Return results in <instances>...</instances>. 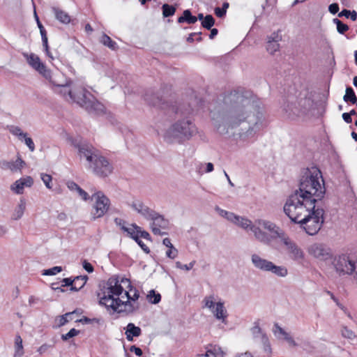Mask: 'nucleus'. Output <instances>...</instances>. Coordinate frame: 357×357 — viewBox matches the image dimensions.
I'll return each mask as SVG.
<instances>
[{
  "label": "nucleus",
  "instance_id": "obj_1",
  "mask_svg": "<svg viewBox=\"0 0 357 357\" xmlns=\"http://www.w3.org/2000/svg\"><path fill=\"white\" fill-rule=\"evenodd\" d=\"M211 119L221 135L241 126L233 135L243 142L254 137L268 125L262 103L248 92L234 91L225 95L222 102L211 111Z\"/></svg>",
  "mask_w": 357,
  "mask_h": 357
},
{
  "label": "nucleus",
  "instance_id": "obj_2",
  "mask_svg": "<svg viewBox=\"0 0 357 357\" xmlns=\"http://www.w3.org/2000/svg\"><path fill=\"white\" fill-rule=\"evenodd\" d=\"M98 297L100 304L113 312L130 314L139 309L136 303L139 297V291L132 286L129 279L123 277H111Z\"/></svg>",
  "mask_w": 357,
  "mask_h": 357
},
{
  "label": "nucleus",
  "instance_id": "obj_3",
  "mask_svg": "<svg viewBox=\"0 0 357 357\" xmlns=\"http://www.w3.org/2000/svg\"><path fill=\"white\" fill-rule=\"evenodd\" d=\"M44 77L52 84L54 91L66 100L77 103L90 113L103 112L104 106L89 91L77 83L68 80L62 73H52L49 70V77Z\"/></svg>",
  "mask_w": 357,
  "mask_h": 357
},
{
  "label": "nucleus",
  "instance_id": "obj_4",
  "mask_svg": "<svg viewBox=\"0 0 357 357\" xmlns=\"http://www.w3.org/2000/svg\"><path fill=\"white\" fill-rule=\"evenodd\" d=\"M284 212L310 236L317 234L324 222L323 208L312 202L301 204L296 195H289L284 206Z\"/></svg>",
  "mask_w": 357,
  "mask_h": 357
},
{
  "label": "nucleus",
  "instance_id": "obj_5",
  "mask_svg": "<svg viewBox=\"0 0 357 357\" xmlns=\"http://www.w3.org/2000/svg\"><path fill=\"white\" fill-rule=\"evenodd\" d=\"M326 190L322 174L317 167L307 169L301 178L298 190H296L291 195H297L301 204L312 202L315 204L321 200L325 194Z\"/></svg>",
  "mask_w": 357,
  "mask_h": 357
},
{
  "label": "nucleus",
  "instance_id": "obj_6",
  "mask_svg": "<svg viewBox=\"0 0 357 357\" xmlns=\"http://www.w3.org/2000/svg\"><path fill=\"white\" fill-rule=\"evenodd\" d=\"M192 112V109L189 107H179L176 110V114L181 117L162 134L163 139L168 144H183L189 140L194 135L197 133V128L193 123L189 115Z\"/></svg>",
  "mask_w": 357,
  "mask_h": 357
},
{
  "label": "nucleus",
  "instance_id": "obj_7",
  "mask_svg": "<svg viewBox=\"0 0 357 357\" xmlns=\"http://www.w3.org/2000/svg\"><path fill=\"white\" fill-rule=\"evenodd\" d=\"M80 158L87 162V168L99 177H107L113 172V165L100 152L92 145L74 142Z\"/></svg>",
  "mask_w": 357,
  "mask_h": 357
},
{
  "label": "nucleus",
  "instance_id": "obj_8",
  "mask_svg": "<svg viewBox=\"0 0 357 357\" xmlns=\"http://www.w3.org/2000/svg\"><path fill=\"white\" fill-rule=\"evenodd\" d=\"M257 226L252 227L254 236L259 242L269 245L275 240L279 239L280 242L287 234L274 222L264 220L257 219Z\"/></svg>",
  "mask_w": 357,
  "mask_h": 357
},
{
  "label": "nucleus",
  "instance_id": "obj_9",
  "mask_svg": "<svg viewBox=\"0 0 357 357\" xmlns=\"http://www.w3.org/2000/svg\"><path fill=\"white\" fill-rule=\"evenodd\" d=\"M93 202L91 213L93 220L102 218L109 210L110 206L109 199L100 190H94L91 196Z\"/></svg>",
  "mask_w": 357,
  "mask_h": 357
},
{
  "label": "nucleus",
  "instance_id": "obj_10",
  "mask_svg": "<svg viewBox=\"0 0 357 357\" xmlns=\"http://www.w3.org/2000/svg\"><path fill=\"white\" fill-rule=\"evenodd\" d=\"M280 243L284 246V251L291 260L297 263L304 260V251L288 234L282 238Z\"/></svg>",
  "mask_w": 357,
  "mask_h": 357
},
{
  "label": "nucleus",
  "instance_id": "obj_11",
  "mask_svg": "<svg viewBox=\"0 0 357 357\" xmlns=\"http://www.w3.org/2000/svg\"><path fill=\"white\" fill-rule=\"evenodd\" d=\"M333 266L339 275L353 274L355 269V261L350 259V258L345 255H342L335 257L333 260Z\"/></svg>",
  "mask_w": 357,
  "mask_h": 357
},
{
  "label": "nucleus",
  "instance_id": "obj_12",
  "mask_svg": "<svg viewBox=\"0 0 357 357\" xmlns=\"http://www.w3.org/2000/svg\"><path fill=\"white\" fill-rule=\"evenodd\" d=\"M310 255L319 261H327L331 259L333 252L331 249L326 244L321 243H314L310 245L307 248Z\"/></svg>",
  "mask_w": 357,
  "mask_h": 357
},
{
  "label": "nucleus",
  "instance_id": "obj_13",
  "mask_svg": "<svg viewBox=\"0 0 357 357\" xmlns=\"http://www.w3.org/2000/svg\"><path fill=\"white\" fill-rule=\"evenodd\" d=\"M148 220L151 221L150 227L153 234L163 236L166 234L165 232H162L161 229H167L168 228L169 220L165 218L162 215L153 211L148 218Z\"/></svg>",
  "mask_w": 357,
  "mask_h": 357
},
{
  "label": "nucleus",
  "instance_id": "obj_14",
  "mask_svg": "<svg viewBox=\"0 0 357 357\" xmlns=\"http://www.w3.org/2000/svg\"><path fill=\"white\" fill-rule=\"evenodd\" d=\"M313 100L309 97L301 98L297 102L298 108L288 109L285 108V114L289 118H294L306 114L313 106Z\"/></svg>",
  "mask_w": 357,
  "mask_h": 357
},
{
  "label": "nucleus",
  "instance_id": "obj_15",
  "mask_svg": "<svg viewBox=\"0 0 357 357\" xmlns=\"http://www.w3.org/2000/svg\"><path fill=\"white\" fill-rule=\"evenodd\" d=\"M28 64L43 77H49V69L45 64L41 61L40 57L34 53H24Z\"/></svg>",
  "mask_w": 357,
  "mask_h": 357
},
{
  "label": "nucleus",
  "instance_id": "obj_16",
  "mask_svg": "<svg viewBox=\"0 0 357 357\" xmlns=\"http://www.w3.org/2000/svg\"><path fill=\"white\" fill-rule=\"evenodd\" d=\"M88 280L87 275H79L77 276L74 278V280H71V278H64L63 279L62 282L64 284L61 285V287H67L70 286V289L72 291H77L80 290L86 284Z\"/></svg>",
  "mask_w": 357,
  "mask_h": 357
},
{
  "label": "nucleus",
  "instance_id": "obj_17",
  "mask_svg": "<svg viewBox=\"0 0 357 357\" xmlns=\"http://www.w3.org/2000/svg\"><path fill=\"white\" fill-rule=\"evenodd\" d=\"M128 205L135 211L143 216L146 220H148L152 212L154 211L145 205L142 201L139 199L133 200L131 203L128 204Z\"/></svg>",
  "mask_w": 357,
  "mask_h": 357
},
{
  "label": "nucleus",
  "instance_id": "obj_18",
  "mask_svg": "<svg viewBox=\"0 0 357 357\" xmlns=\"http://www.w3.org/2000/svg\"><path fill=\"white\" fill-rule=\"evenodd\" d=\"M231 222L246 230L247 231H252L253 234L254 230L252 229V227L257 226L256 220H255L254 223H252V221L248 219L247 218L236 215L235 213L234 217H233Z\"/></svg>",
  "mask_w": 357,
  "mask_h": 357
},
{
  "label": "nucleus",
  "instance_id": "obj_19",
  "mask_svg": "<svg viewBox=\"0 0 357 357\" xmlns=\"http://www.w3.org/2000/svg\"><path fill=\"white\" fill-rule=\"evenodd\" d=\"M33 183V180L31 176L20 178L17 180L12 185L11 190L16 194L23 193L24 187H31Z\"/></svg>",
  "mask_w": 357,
  "mask_h": 357
},
{
  "label": "nucleus",
  "instance_id": "obj_20",
  "mask_svg": "<svg viewBox=\"0 0 357 357\" xmlns=\"http://www.w3.org/2000/svg\"><path fill=\"white\" fill-rule=\"evenodd\" d=\"M251 261L255 268L265 272L268 271L269 267L272 262L261 257L257 254H252L251 255Z\"/></svg>",
  "mask_w": 357,
  "mask_h": 357
},
{
  "label": "nucleus",
  "instance_id": "obj_21",
  "mask_svg": "<svg viewBox=\"0 0 357 357\" xmlns=\"http://www.w3.org/2000/svg\"><path fill=\"white\" fill-rule=\"evenodd\" d=\"M211 312L217 319L222 320L223 323L226 322L227 313L222 302H217L215 303V306L211 310Z\"/></svg>",
  "mask_w": 357,
  "mask_h": 357
},
{
  "label": "nucleus",
  "instance_id": "obj_22",
  "mask_svg": "<svg viewBox=\"0 0 357 357\" xmlns=\"http://www.w3.org/2000/svg\"><path fill=\"white\" fill-rule=\"evenodd\" d=\"M35 16H36V18L38 26V28L40 29V33L41 38H42L43 46V47L45 49V51L47 55L49 57L52 59L53 56H52V54H50V52L49 51V46H48V40H47V32H46L44 26L41 24V22L39 21V19H38V16H37L36 13H35Z\"/></svg>",
  "mask_w": 357,
  "mask_h": 357
},
{
  "label": "nucleus",
  "instance_id": "obj_23",
  "mask_svg": "<svg viewBox=\"0 0 357 357\" xmlns=\"http://www.w3.org/2000/svg\"><path fill=\"white\" fill-rule=\"evenodd\" d=\"M142 330L139 327L136 326L132 323H129L126 326V338L128 341H132L134 337H139L141 335Z\"/></svg>",
  "mask_w": 357,
  "mask_h": 357
},
{
  "label": "nucleus",
  "instance_id": "obj_24",
  "mask_svg": "<svg viewBox=\"0 0 357 357\" xmlns=\"http://www.w3.org/2000/svg\"><path fill=\"white\" fill-rule=\"evenodd\" d=\"M24 165V161L20 157H18L15 161L6 162L3 163L5 167L13 172L21 170Z\"/></svg>",
  "mask_w": 357,
  "mask_h": 357
},
{
  "label": "nucleus",
  "instance_id": "obj_25",
  "mask_svg": "<svg viewBox=\"0 0 357 357\" xmlns=\"http://www.w3.org/2000/svg\"><path fill=\"white\" fill-rule=\"evenodd\" d=\"M268 272H271L274 275L281 278H284L288 274V270L285 266H277L273 262H271Z\"/></svg>",
  "mask_w": 357,
  "mask_h": 357
},
{
  "label": "nucleus",
  "instance_id": "obj_26",
  "mask_svg": "<svg viewBox=\"0 0 357 357\" xmlns=\"http://www.w3.org/2000/svg\"><path fill=\"white\" fill-rule=\"evenodd\" d=\"M197 21V17L192 15L190 10H185L183 13V15L178 18V23L187 22L188 24H192Z\"/></svg>",
  "mask_w": 357,
  "mask_h": 357
},
{
  "label": "nucleus",
  "instance_id": "obj_27",
  "mask_svg": "<svg viewBox=\"0 0 357 357\" xmlns=\"http://www.w3.org/2000/svg\"><path fill=\"white\" fill-rule=\"evenodd\" d=\"M79 314L77 310H75L71 312L66 313L65 314L59 317V326H64L66 324L74 319V315Z\"/></svg>",
  "mask_w": 357,
  "mask_h": 357
},
{
  "label": "nucleus",
  "instance_id": "obj_28",
  "mask_svg": "<svg viewBox=\"0 0 357 357\" xmlns=\"http://www.w3.org/2000/svg\"><path fill=\"white\" fill-rule=\"evenodd\" d=\"M26 208V203L24 199H20V203L18 204L17 206L15 209V211L13 214V220H19L21 218L24 214V212L25 211Z\"/></svg>",
  "mask_w": 357,
  "mask_h": 357
},
{
  "label": "nucleus",
  "instance_id": "obj_29",
  "mask_svg": "<svg viewBox=\"0 0 357 357\" xmlns=\"http://www.w3.org/2000/svg\"><path fill=\"white\" fill-rule=\"evenodd\" d=\"M24 355V349L22 345V339L20 335H17L15 340V354L14 357H22Z\"/></svg>",
  "mask_w": 357,
  "mask_h": 357
},
{
  "label": "nucleus",
  "instance_id": "obj_30",
  "mask_svg": "<svg viewBox=\"0 0 357 357\" xmlns=\"http://www.w3.org/2000/svg\"><path fill=\"white\" fill-rule=\"evenodd\" d=\"M54 12L56 18L61 22L63 24H68L70 22V17L69 15L58 8H54Z\"/></svg>",
  "mask_w": 357,
  "mask_h": 357
},
{
  "label": "nucleus",
  "instance_id": "obj_31",
  "mask_svg": "<svg viewBox=\"0 0 357 357\" xmlns=\"http://www.w3.org/2000/svg\"><path fill=\"white\" fill-rule=\"evenodd\" d=\"M100 43L105 46H107L112 50H116L118 48L116 43L112 40V38L106 34H102L100 40Z\"/></svg>",
  "mask_w": 357,
  "mask_h": 357
},
{
  "label": "nucleus",
  "instance_id": "obj_32",
  "mask_svg": "<svg viewBox=\"0 0 357 357\" xmlns=\"http://www.w3.org/2000/svg\"><path fill=\"white\" fill-rule=\"evenodd\" d=\"M273 332L275 336L279 337V335H282L287 341H292V338L290 335L283 328H282L278 324H274Z\"/></svg>",
  "mask_w": 357,
  "mask_h": 357
},
{
  "label": "nucleus",
  "instance_id": "obj_33",
  "mask_svg": "<svg viewBox=\"0 0 357 357\" xmlns=\"http://www.w3.org/2000/svg\"><path fill=\"white\" fill-rule=\"evenodd\" d=\"M343 100L345 102L349 101L352 104H355L356 102V96L354 89L351 87H350V86L347 87L346 93L343 97Z\"/></svg>",
  "mask_w": 357,
  "mask_h": 357
},
{
  "label": "nucleus",
  "instance_id": "obj_34",
  "mask_svg": "<svg viewBox=\"0 0 357 357\" xmlns=\"http://www.w3.org/2000/svg\"><path fill=\"white\" fill-rule=\"evenodd\" d=\"M341 335L343 337L347 338L349 340H354L357 338L355 333L347 326H342L340 330Z\"/></svg>",
  "mask_w": 357,
  "mask_h": 357
},
{
  "label": "nucleus",
  "instance_id": "obj_35",
  "mask_svg": "<svg viewBox=\"0 0 357 357\" xmlns=\"http://www.w3.org/2000/svg\"><path fill=\"white\" fill-rule=\"evenodd\" d=\"M162 15L165 17H171L174 15L176 12V7L167 3H165L162 6Z\"/></svg>",
  "mask_w": 357,
  "mask_h": 357
},
{
  "label": "nucleus",
  "instance_id": "obj_36",
  "mask_svg": "<svg viewBox=\"0 0 357 357\" xmlns=\"http://www.w3.org/2000/svg\"><path fill=\"white\" fill-rule=\"evenodd\" d=\"M333 23L337 26V31L340 34H344L347 31L349 30V26L347 24H344L341 20L337 18H335L333 20Z\"/></svg>",
  "mask_w": 357,
  "mask_h": 357
},
{
  "label": "nucleus",
  "instance_id": "obj_37",
  "mask_svg": "<svg viewBox=\"0 0 357 357\" xmlns=\"http://www.w3.org/2000/svg\"><path fill=\"white\" fill-rule=\"evenodd\" d=\"M147 298L151 303L157 304L161 300V296L159 293H155V291L152 289L147 294Z\"/></svg>",
  "mask_w": 357,
  "mask_h": 357
},
{
  "label": "nucleus",
  "instance_id": "obj_38",
  "mask_svg": "<svg viewBox=\"0 0 357 357\" xmlns=\"http://www.w3.org/2000/svg\"><path fill=\"white\" fill-rule=\"evenodd\" d=\"M215 24V20L211 15H207L205 16L204 20L202 22V26L206 29H211Z\"/></svg>",
  "mask_w": 357,
  "mask_h": 357
},
{
  "label": "nucleus",
  "instance_id": "obj_39",
  "mask_svg": "<svg viewBox=\"0 0 357 357\" xmlns=\"http://www.w3.org/2000/svg\"><path fill=\"white\" fill-rule=\"evenodd\" d=\"M251 332L253 336V338L255 340H259L260 342L262 340L263 335H266L264 333L259 326H255L252 328Z\"/></svg>",
  "mask_w": 357,
  "mask_h": 357
},
{
  "label": "nucleus",
  "instance_id": "obj_40",
  "mask_svg": "<svg viewBox=\"0 0 357 357\" xmlns=\"http://www.w3.org/2000/svg\"><path fill=\"white\" fill-rule=\"evenodd\" d=\"M215 210L218 213V214L220 216L226 218L229 222H231L232 220L233 217H234V213L222 209L219 206H215Z\"/></svg>",
  "mask_w": 357,
  "mask_h": 357
},
{
  "label": "nucleus",
  "instance_id": "obj_41",
  "mask_svg": "<svg viewBox=\"0 0 357 357\" xmlns=\"http://www.w3.org/2000/svg\"><path fill=\"white\" fill-rule=\"evenodd\" d=\"M144 100L149 104L152 105L153 106H157L159 105L160 102V99L158 96L157 95H149L146 93L144 96Z\"/></svg>",
  "mask_w": 357,
  "mask_h": 357
},
{
  "label": "nucleus",
  "instance_id": "obj_42",
  "mask_svg": "<svg viewBox=\"0 0 357 357\" xmlns=\"http://www.w3.org/2000/svg\"><path fill=\"white\" fill-rule=\"evenodd\" d=\"M8 130L11 134L17 136L20 139L27 135L26 133L24 132L18 126H11L9 127Z\"/></svg>",
  "mask_w": 357,
  "mask_h": 357
},
{
  "label": "nucleus",
  "instance_id": "obj_43",
  "mask_svg": "<svg viewBox=\"0 0 357 357\" xmlns=\"http://www.w3.org/2000/svg\"><path fill=\"white\" fill-rule=\"evenodd\" d=\"M76 322H80L83 324H100L102 323V320L98 318H93V319H89L86 317H84L82 319H76Z\"/></svg>",
  "mask_w": 357,
  "mask_h": 357
},
{
  "label": "nucleus",
  "instance_id": "obj_44",
  "mask_svg": "<svg viewBox=\"0 0 357 357\" xmlns=\"http://www.w3.org/2000/svg\"><path fill=\"white\" fill-rule=\"evenodd\" d=\"M203 303H204V307L208 308L210 310L214 308L216 303H215L213 295L206 296L203 300Z\"/></svg>",
  "mask_w": 357,
  "mask_h": 357
},
{
  "label": "nucleus",
  "instance_id": "obj_45",
  "mask_svg": "<svg viewBox=\"0 0 357 357\" xmlns=\"http://www.w3.org/2000/svg\"><path fill=\"white\" fill-rule=\"evenodd\" d=\"M280 48L279 42L267 41L266 50L271 54H273Z\"/></svg>",
  "mask_w": 357,
  "mask_h": 357
},
{
  "label": "nucleus",
  "instance_id": "obj_46",
  "mask_svg": "<svg viewBox=\"0 0 357 357\" xmlns=\"http://www.w3.org/2000/svg\"><path fill=\"white\" fill-rule=\"evenodd\" d=\"M62 271L61 266H54L51 268L44 270L43 275H54Z\"/></svg>",
  "mask_w": 357,
  "mask_h": 357
},
{
  "label": "nucleus",
  "instance_id": "obj_47",
  "mask_svg": "<svg viewBox=\"0 0 357 357\" xmlns=\"http://www.w3.org/2000/svg\"><path fill=\"white\" fill-rule=\"evenodd\" d=\"M79 333V331L76 330L75 328H72L66 334H63L61 335V339L63 341H67L70 338H72V337L77 335Z\"/></svg>",
  "mask_w": 357,
  "mask_h": 357
},
{
  "label": "nucleus",
  "instance_id": "obj_48",
  "mask_svg": "<svg viewBox=\"0 0 357 357\" xmlns=\"http://www.w3.org/2000/svg\"><path fill=\"white\" fill-rule=\"evenodd\" d=\"M197 357H217V349L215 348L207 349L205 353L198 354Z\"/></svg>",
  "mask_w": 357,
  "mask_h": 357
},
{
  "label": "nucleus",
  "instance_id": "obj_49",
  "mask_svg": "<svg viewBox=\"0 0 357 357\" xmlns=\"http://www.w3.org/2000/svg\"><path fill=\"white\" fill-rule=\"evenodd\" d=\"M281 40H282V35L280 34V31L273 32L270 36H268L267 37V41L279 42Z\"/></svg>",
  "mask_w": 357,
  "mask_h": 357
},
{
  "label": "nucleus",
  "instance_id": "obj_50",
  "mask_svg": "<svg viewBox=\"0 0 357 357\" xmlns=\"http://www.w3.org/2000/svg\"><path fill=\"white\" fill-rule=\"evenodd\" d=\"M121 229L124 231L127 232L128 234L133 239V237L137 236L138 233H137L136 229L133 227V225H132L131 227H127L126 226H122Z\"/></svg>",
  "mask_w": 357,
  "mask_h": 357
},
{
  "label": "nucleus",
  "instance_id": "obj_51",
  "mask_svg": "<svg viewBox=\"0 0 357 357\" xmlns=\"http://www.w3.org/2000/svg\"><path fill=\"white\" fill-rule=\"evenodd\" d=\"M40 178H41L42 181H43L44 184L45 185V186L47 188L51 189L52 186L50 185V183L52 179V176L49 174L42 173V174H40Z\"/></svg>",
  "mask_w": 357,
  "mask_h": 357
},
{
  "label": "nucleus",
  "instance_id": "obj_52",
  "mask_svg": "<svg viewBox=\"0 0 357 357\" xmlns=\"http://www.w3.org/2000/svg\"><path fill=\"white\" fill-rule=\"evenodd\" d=\"M133 227L136 229L137 233L140 234V237L146 239L151 240V236L146 231H142L141 227L137 226L136 224H133Z\"/></svg>",
  "mask_w": 357,
  "mask_h": 357
},
{
  "label": "nucleus",
  "instance_id": "obj_53",
  "mask_svg": "<svg viewBox=\"0 0 357 357\" xmlns=\"http://www.w3.org/2000/svg\"><path fill=\"white\" fill-rule=\"evenodd\" d=\"M195 264V261H191L188 264H182L180 261H177L176 263V268H180V269H183V270H185V271H190V269L192 268V267L194 266Z\"/></svg>",
  "mask_w": 357,
  "mask_h": 357
},
{
  "label": "nucleus",
  "instance_id": "obj_54",
  "mask_svg": "<svg viewBox=\"0 0 357 357\" xmlns=\"http://www.w3.org/2000/svg\"><path fill=\"white\" fill-rule=\"evenodd\" d=\"M261 342L264 345V349L265 351H271V344L269 342L267 335H263L262 340L261 341Z\"/></svg>",
  "mask_w": 357,
  "mask_h": 357
},
{
  "label": "nucleus",
  "instance_id": "obj_55",
  "mask_svg": "<svg viewBox=\"0 0 357 357\" xmlns=\"http://www.w3.org/2000/svg\"><path fill=\"white\" fill-rule=\"evenodd\" d=\"M133 239L146 253H149V248L144 243L142 240L139 239V236L133 237Z\"/></svg>",
  "mask_w": 357,
  "mask_h": 357
},
{
  "label": "nucleus",
  "instance_id": "obj_56",
  "mask_svg": "<svg viewBox=\"0 0 357 357\" xmlns=\"http://www.w3.org/2000/svg\"><path fill=\"white\" fill-rule=\"evenodd\" d=\"M24 139V142L26 145L29 147V150L31 151H33L35 150V145L31 138L28 137L26 135L25 137H23Z\"/></svg>",
  "mask_w": 357,
  "mask_h": 357
},
{
  "label": "nucleus",
  "instance_id": "obj_57",
  "mask_svg": "<svg viewBox=\"0 0 357 357\" xmlns=\"http://www.w3.org/2000/svg\"><path fill=\"white\" fill-rule=\"evenodd\" d=\"M177 254H178V250L174 248H169L167 252H166V255L167 257H168L170 259H174L176 258V257L177 256Z\"/></svg>",
  "mask_w": 357,
  "mask_h": 357
},
{
  "label": "nucleus",
  "instance_id": "obj_58",
  "mask_svg": "<svg viewBox=\"0 0 357 357\" xmlns=\"http://www.w3.org/2000/svg\"><path fill=\"white\" fill-rule=\"evenodd\" d=\"M285 108L288 109H295V108H298L297 107V104L296 102H287L284 104L283 105V107H282V110L285 112Z\"/></svg>",
  "mask_w": 357,
  "mask_h": 357
},
{
  "label": "nucleus",
  "instance_id": "obj_59",
  "mask_svg": "<svg viewBox=\"0 0 357 357\" xmlns=\"http://www.w3.org/2000/svg\"><path fill=\"white\" fill-rule=\"evenodd\" d=\"M130 351L135 353L137 356H142L143 354L142 350L135 345H132L130 347Z\"/></svg>",
  "mask_w": 357,
  "mask_h": 357
},
{
  "label": "nucleus",
  "instance_id": "obj_60",
  "mask_svg": "<svg viewBox=\"0 0 357 357\" xmlns=\"http://www.w3.org/2000/svg\"><path fill=\"white\" fill-rule=\"evenodd\" d=\"M328 10L332 14H336L339 11V6L336 3H331L328 7Z\"/></svg>",
  "mask_w": 357,
  "mask_h": 357
},
{
  "label": "nucleus",
  "instance_id": "obj_61",
  "mask_svg": "<svg viewBox=\"0 0 357 357\" xmlns=\"http://www.w3.org/2000/svg\"><path fill=\"white\" fill-rule=\"evenodd\" d=\"M77 194L84 201H87L88 199H91V197H89V194L82 188L79 190Z\"/></svg>",
  "mask_w": 357,
  "mask_h": 357
},
{
  "label": "nucleus",
  "instance_id": "obj_62",
  "mask_svg": "<svg viewBox=\"0 0 357 357\" xmlns=\"http://www.w3.org/2000/svg\"><path fill=\"white\" fill-rule=\"evenodd\" d=\"M82 265H83V268H84V270H86L88 273H92L93 271V266L89 262H88L86 260H84L83 261Z\"/></svg>",
  "mask_w": 357,
  "mask_h": 357
},
{
  "label": "nucleus",
  "instance_id": "obj_63",
  "mask_svg": "<svg viewBox=\"0 0 357 357\" xmlns=\"http://www.w3.org/2000/svg\"><path fill=\"white\" fill-rule=\"evenodd\" d=\"M52 346L50 345V344H43V345H41L37 350V351L40 354H45L47 350L48 349H50V347H52Z\"/></svg>",
  "mask_w": 357,
  "mask_h": 357
},
{
  "label": "nucleus",
  "instance_id": "obj_64",
  "mask_svg": "<svg viewBox=\"0 0 357 357\" xmlns=\"http://www.w3.org/2000/svg\"><path fill=\"white\" fill-rule=\"evenodd\" d=\"M215 14L218 17H224L226 15V11L222 10V8L216 7L215 8Z\"/></svg>",
  "mask_w": 357,
  "mask_h": 357
}]
</instances>
